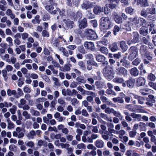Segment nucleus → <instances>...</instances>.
<instances>
[{
    "label": "nucleus",
    "mask_w": 156,
    "mask_h": 156,
    "mask_svg": "<svg viewBox=\"0 0 156 156\" xmlns=\"http://www.w3.org/2000/svg\"><path fill=\"white\" fill-rule=\"evenodd\" d=\"M100 20V28L101 30L110 29L113 26L112 23L108 17H103L101 18Z\"/></svg>",
    "instance_id": "1"
},
{
    "label": "nucleus",
    "mask_w": 156,
    "mask_h": 156,
    "mask_svg": "<svg viewBox=\"0 0 156 156\" xmlns=\"http://www.w3.org/2000/svg\"><path fill=\"white\" fill-rule=\"evenodd\" d=\"M128 20L126 23L125 25V27L124 28L128 31L131 30V25H135L136 26H138V24L139 23V19L137 17L133 18H129Z\"/></svg>",
    "instance_id": "2"
},
{
    "label": "nucleus",
    "mask_w": 156,
    "mask_h": 156,
    "mask_svg": "<svg viewBox=\"0 0 156 156\" xmlns=\"http://www.w3.org/2000/svg\"><path fill=\"white\" fill-rule=\"evenodd\" d=\"M55 3H54L53 0L49 1V3L45 6V9L51 14L54 15L57 14L59 9L54 7Z\"/></svg>",
    "instance_id": "3"
},
{
    "label": "nucleus",
    "mask_w": 156,
    "mask_h": 156,
    "mask_svg": "<svg viewBox=\"0 0 156 156\" xmlns=\"http://www.w3.org/2000/svg\"><path fill=\"white\" fill-rule=\"evenodd\" d=\"M103 72L105 77L109 80H111L114 77V71L113 69L110 67H105L103 70Z\"/></svg>",
    "instance_id": "4"
},
{
    "label": "nucleus",
    "mask_w": 156,
    "mask_h": 156,
    "mask_svg": "<svg viewBox=\"0 0 156 156\" xmlns=\"http://www.w3.org/2000/svg\"><path fill=\"white\" fill-rule=\"evenodd\" d=\"M84 34L87 38L90 40H95L98 37L95 32L91 29H86Z\"/></svg>",
    "instance_id": "5"
},
{
    "label": "nucleus",
    "mask_w": 156,
    "mask_h": 156,
    "mask_svg": "<svg viewBox=\"0 0 156 156\" xmlns=\"http://www.w3.org/2000/svg\"><path fill=\"white\" fill-rule=\"evenodd\" d=\"M129 51L130 53L128 57L129 59L132 60L134 59L137 56L138 54V51L134 47H131Z\"/></svg>",
    "instance_id": "6"
},
{
    "label": "nucleus",
    "mask_w": 156,
    "mask_h": 156,
    "mask_svg": "<svg viewBox=\"0 0 156 156\" xmlns=\"http://www.w3.org/2000/svg\"><path fill=\"white\" fill-rule=\"evenodd\" d=\"M13 135L14 136L17 137L18 138H21L24 136L22 129L19 127H18L16 129V131L13 133Z\"/></svg>",
    "instance_id": "7"
},
{
    "label": "nucleus",
    "mask_w": 156,
    "mask_h": 156,
    "mask_svg": "<svg viewBox=\"0 0 156 156\" xmlns=\"http://www.w3.org/2000/svg\"><path fill=\"white\" fill-rule=\"evenodd\" d=\"M133 39L131 41H129L127 42L128 44L130 45L132 43H135L139 41V35L136 32H133Z\"/></svg>",
    "instance_id": "8"
},
{
    "label": "nucleus",
    "mask_w": 156,
    "mask_h": 156,
    "mask_svg": "<svg viewBox=\"0 0 156 156\" xmlns=\"http://www.w3.org/2000/svg\"><path fill=\"white\" fill-rule=\"evenodd\" d=\"M62 21L65 24L66 27H64L65 30H67L69 28H72L74 25V22L73 21L69 20H66L63 19Z\"/></svg>",
    "instance_id": "9"
},
{
    "label": "nucleus",
    "mask_w": 156,
    "mask_h": 156,
    "mask_svg": "<svg viewBox=\"0 0 156 156\" xmlns=\"http://www.w3.org/2000/svg\"><path fill=\"white\" fill-rule=\"evenodd\" d=\"M85 48L87 49L94 51L95 50V45L94 43L92 42L86 41L84 44Z\"/></svg>",
    "instance_id": "10"
},
{
    "label": "nucleus",
    "mask_w": 156,
    "mask_h": 156,
    "mask_svg": "<svg viewBox=\"0 0 156 156\" xmlns=\"http://www.w3.org/2000/svg\"><path fill=\"white\" fill-rule=\"evenodd\" d=\"M148 135L151 137V140L152 142H154L155 144L156 143V138L154 135L156 134V131L155 130H154L153 131H149L147 132Z\"/></svg>",
    "instance_id": "11"
},
{
    "label": "nucleus",
    "mask_w": 156,
    "mask_h": 156,
    "mask_svg": "<svg viewBox=\"0 0 156 156\" xmlns=\"http://www.w3.org/2000/svg\"><path fill=\"white\" fill-rule=\"evenodd\" d=\"M146 83V80L144 78L140 77L137 79L136 84L138 87L144 86Z\"/></svg>",
    "instance_id": "12"
},
{
    "label": "nucleus",
    "mask_w": 156,
    "mask_h": 156,
    "mask_svg": "<svg viewBox=\"0 0 156 156\" xmlns=\"http://www.w3.org/2000/svg\"><path fill=\"white\" fill-rule=\"evenodd\" d=\"M137 5H140L141 6L147 7L149 5L147 0H135Z\"/></svg>",
    "instance_id": "13"
},
{
    "label": "nucleus",
    "mask_w": 156,
    "mask_h": 156,
    "mask_svg": "<svg viewBox=\"0 0 156 156\" xmlns=\"http://www.w3.org/2000/svg\"><path fill=\"white\" fill-rule=\"evenodd\" d=\"M114 20L117 23H120L122 22V20L121 17L119 16L116 12H114L113 14Z\"/></svg>",
    "instance_id": "14"
},
{
    "label": "nucleus",
    "mask_w": 156,
    "mask_h": 156,
    "mask_svg": "<svg viewBox=\"0 0 156 156\" xmlns=\"http://www.w3.org/2000/svg\"><path fill=\"white\" fill-rule=\"evenodd\" d=\"M6 15L9 16L11 19H13L15 17V15L12 11L10 9H8L5 12Z\"/></svg>",
    "instance_id": "15"
},
{
    "label": "nucleus",
    "mask_w": 156,
    "mask_h": 156,
    "mask_svg": "<svg viewBox=\"0 0 156 156\" xmlns=\"http://www.w3.org/2000/svg\"><path fill=\"white\" fill-rule=\"evenodd\" d=\"M104 141L100 140H98L95 142L96 146L98 148L103 147L104 146Z\"/></svg>",
    "instance_id": "16"
},
{
    "label": "nucleus",
    "mask_w": 156,
    "mask_h": 156,
    "mask_svg": "<svg viewBox=\"0 0 156 156\" xmlns=\"http://www.w3.org/2000/svg\"><path fill=\"white\" fill-rule=\"evenodd\" d=\"M92 7L91 3L89 2H84L81 5V7L83 9H87Z\"/></svg>",
    "instance_id": "17"
},
{
    "label": "nucleus",
    "mask_w": 156,
    "mask_h": 156,
    "mask_svg": "<svg viewBox=\"0 0 156 156\" xmlns=\"http://www.w3.org/2000/svg\"><path fill=\"white\" fill-rule=\"evenodd\" d=\"M130 73L132 75L136 76L138 75L139 72L137 68L134 67L130 70Z\"/></svg>",
    "instance_id": "18"
},
{
    "label": "nucleus",
    "mask_w": 156,
    "mask_h": 156,
    "mask_svg": "<svg viewBox=\"0 0 156 156\" xmlns=\"http://www.w3.org/2000/svg\"><path fill=\"white\" fill-rule=\"evenodd\" d=\"M135 82V80L133 78L129 79L126 81L127 86L130 88L133 87Z\"/></svg>",
    "instance_id": "19"
},
{
    "label": "nucleus",
    "mask_w": 156,
    "mask_h": 156,
    "mask_svg": "<svg viewBox=\"0 0 156 156\" xmlns=\"http://www.w3.org/2000/svg\"><path fill=\"white\" fill-rule=\"evenodd\" d=\"M148 32V29L146 26H143L140 29V32L141 34L144 36L146 35Z\"/></svg>",
    "instance_id": "20"
},
{
    "label": "nucleus",
    "mask_w": 156,
    "mask_h": 156,
    "mask_svg": "<svg viewBox=\"0 0 156 156\" xmlns=\"http://www.w3.org/2000/svg\"><path fill=\"white\" fill-rule=\"evenodd\" d=\"M87 25V20L86 19H84L80 23L79 27L80 28H84L86 27Z\"/></svg>",
    "instance_id": "21"
},
{
    "label": "nucleus",
    "mask_w": 156,
    "mask_h": 156,
    "mask_svg": "<svg viewBox=\"0 0 156 156\" xmlns=\"http://www.w3.org/2000/svg\"><path fill=\"white\" fill-rule=\"evenodd\" d=\"M108 131L111 133H115L116 130L114 129V125L113 124L109 123L107 124Z\"/></svg>",
    "instance_id": "22"
},
{
    "label": "nucleus",
    "mask_w": 156,
    "mask_h": 156,
    "mask_svg": "<svg viewBox=\"0 0 156 156\" xmlns=\"http://www.w3.org/2000/svg\"><path fill=\"white\" fill-rule=\"evenodd\" d=\"M115 133L118 134L119 138L122 139V136L126 134V131L123 129H121L120 130L116 131Z\"/></svg>",
    "instance_id": "23"
},
{
    "label": "nucleus",
    "mask_w": 156,
    "mask_h": 156,
    "mask_svg": "<svg viewBox=\"0 0 156 156\" xmlns=\"http://www.w3.org/2000/svg\"><path fill=\"white\" fill-rule=\"evenodd\" d=\"M103 9L99 6H96L94 9V12L96 14H98L102 12Z\"/></svg>",
    "instance_id": "24"
},
{
    "label": "nucleus",
    "mask_w": 156,
    "mask_h": 156,
    "mask_svg": "<svg viewBox=\"0 0 156 156\" xmlns=\"http://www.w3.org/2000/svg\"><path fill=\"white\" fill-rule=\"evenodd\" d=\"M150 90L147 88H143L140 90V92L142 95H146L149 94Z\"/></svg>",
    "instance_id": "25"
},
{
    "label": "nucleus",
    "mask_w": 156,
    "mask_h": 156,
    "mask_svg": "<svg viewBox=\"0 0 156 156\" xmlns=\"http://www.w3.org/2000/svg\"><path fill=\"white\" fill-rule=\"evenodd\" d=\"M7 4L6 1L5 0H1L0 1V9L2 11L5 10V8L4 5Z\"/></svg>",
    "instance_id": "26"
},
{
    "label": "nucleus",
    "mask_w": 156,
    "mask_h": 156,
    "mask_svg": "<svg viewBox=\"0 0 156 156\" xmlns=\"http://www.w3.org/2000/svg\"><path fill=\"white\" fill-rule=\"evenodd\" d=\"M120 47L122 50L124 51H126L128 49V47L126 45L125 42L124 41H120Z\"/></svg>",
    "instance_id": "27"
},
{
    "label": "nucleus",
    "mask_w": 156,
    "mask_h": 156,
    "mask_svg": "<svg viewBox=\"0 0 156 156\" xmlns=\"http://www.w3.org/2000/svg\"><path fill=\"white\" fill-rule=\"evenodd\" d=\"M6 121L8 123V129H13L14 127V124L10 121L9 118L7 119Z\"/></svg>",
    "instance_id": "28"
},
{
    "label": "nucleus",
    "mask_w": 156,
    "mask_h": 156,
    "mask_svg": "<svg viewBox=\"0 0 156 156\" xmlns=\"http://www.w3.org/2000/svg\"><path fill=\"white\" fill-rule=\"evenodd\" d=\"M30 112L31 115L33 116H37L40 115L39 112L38 111L34 109L33 108H30Z\"/></svg>",
    "instance_id": "29"
},
{
    "label": "nucleus",
    "mask_w": 156,
    "mask_h": 156,
    "mask_svg": "<svg viewBox=\"0 0 156 156\" xmlns=\"http://www.w3.org/2000/svg\"><path fill=\"white\" fill-rule=\"evenodd\" d=\"M132 117L135 120H137L138 121L141 120V115L140 114H137L134 113H132L131 115Z\"/></svg>",
    "instance_id": "30"
},
{
    "label": "nucleus",
    "mask_w": 156,
    "mask_h": 156,
    "mask_svg": "<svg viewBox=\"0 0 156 156\" xmlns=\"http://www.w3.org/2000/svg\"><path fill=\"white\" fill-rule=\"evenodd\" d=\"M96 58L97 61L98 62H102L105 60V57L103 55H98L96 56Z\"/></svg>",
    "instance_id": "31"
},
{
    "label": "nucleus",
    "mask_w": 156,
    "mask_h": 156,
    "mask_svg": "<svg viewBox=\"0 0 156 156\" xmlns=\"http://www.w3.org/2000/svg\"><path fill=\"white\" fill-rule=\"evenodd\" d=\"M112 113L115 116L118 117L120 120H122L124 118L123 116L119 112L115 111L114 109H113V111Z\"/></svg>",
    "instance_id": "32"
},
{
    "label": "nucleus",
    "mask_w": 156,
    "mask_h": 156,
    "mask_svg": "<svg viewBox=\"0 0 156 156\" xmlns=\"http://www.w3.org/2000/svg\"><path fill=\"white\" fill-rule=\"evenodd\" d=\"M133 95L135 98L138 100V101L139 104H143L144 103V99L143 97L134 94H133Z\"/></svg>",
    "instance_id": "33"
},
{
    "label": "nucleus",
    "mask_w": 156,
    "mask_h": 156,
    "mask_svg": "<svg viewBox=\"0 0 156 156\" xmlns=\"http://www.w3.org/2000/svg\"><path fill=\"white\" fill-rule=\"evenodd\" d=\"M59 15L63 18H66L67 17V13L66 12L65 10L64 9H62L60 10L59 9Z\"/></svg>",
    "instance_id": "34"
},
{
    "label": "nucleus",
    "mask_w": 156,
    "mask_h": 156,
    "mask_svg": "<svg viewBox=\"0 0 156 156\" xmlns=\"http://www.w3.org/2000/svg\"><path fill=\"white\" fill-rule=\"evenodd\" d=\"M155 5H153V6L151 8H148L147 9V12L148 13L151 14H154L155 13V8L154 7Z\"/></svg>",
    "instance_id": "35"
},
{
    "label": "nucleus",
    "mask_w": 156,
    "mask_h": 156,
    "mask_svg": "<svg viewBox=\"0 0 156 156\" xmlns=\"http://www.w3.org/2000/svg\"><path fill=\"white\" fill-rule=\"evenodd\" d=\"M110 48L111 51L112 52H115L117 51L118 48L117 43H114L112 44L110 46Z\"/></svg>",
    "instance_id": "36"
},
{
    "label": "nucleus",
    "mask_w": 156,
    "mask_h": 156,
    "mask_svg": "<svg viewBox=\"0 0 156 156\" xmlns=\"http://www.w3.org/2000/svg\"><path fill=\"white\" fill-rule=\"evenodd\" d=\"M40 16L39 15H36L34 19L32 20V23L34 24L39 23L40 22V20H39Z\"/></svg>",
    "instance_id": "37"
},
{
    "label": "nucleus",
    "mask_w": 156,
    "mask_h": 156,
    "mask_svg": "<svg viewBox=\"0 0 156 156\" xmlns=\"http://www.w3.org/2000/svg\"><path fill=\"white\" fill-rule=\"evenodd\" d=\"M113 81L116 83H122L124 82V80L122 78L116 77L113 80Z\"/></svg>",
    "instance_id": "38"
},
{
    "label": "nucleus",
    "mask_w": 156,
    "mask_h": 156,
    "mask_svg": "<svg viewBox=\"0 0 156 156\" xmlns=\"http://www.w3.org/2000/svg\"><path fill=\"white\" fill-rule=\"evenodd\" d=\"M26 101L24 99H21L20 100V102L18 105V107L20 108H22V107L26 104Z\"/></svg>",
    "instance_id": "39"
},
{
    "label": "nucleus",
    "mask_w": 156,
    "mask_h": 156,
    "mask_svg": "<svg viewBox=\"0 0 156 156\" xmlns=\"http://www.w3.org/2000/svg\"><path fill=\"white\" fill-rule=\"evenodd\" d=\"M35 135V132L33 130L31 131L27 134V136L29 139H32Z\"/></svg>",
    "instance_id": "40"
},
{
    "label": "nucleus",
    "mask_w": 156,
    "mask_h": 156,
    "mask_svg": "<svg viewBox=\"0 0 156 156\" xmlns=\"http://www.w3.org/2000/svg\"><path fill=\"white\" fill-rule=\"evenodd\" d=\"M60 146L62 148H66L68 151H69V150L71 149L70 148H69L70 145L68 144L61 143H60Z\"/></svg>",
    "instance_id": "41"
},
{
    "label": "nucleus",
    "mask_w": 156,
    "mask_h": 156,
    "mask_svg": "<svg viewBox=\"0 0 156 156\" xmlns=\"http://www.w3.org/2000/svg\"><path fill=\"white\" fill-rule=\"evenodd\" d=\"M58 102L61 105H65V102L64 98L62 97H60L58 99Z\"/></svg>",
    "instance_id": "42"
},
{
    "label": "nucleus",
    "mask_w": 156,
    "mask_h": 156,
    "mask_svg": "<svg viewBox=\"0 0 156 156\" xmlns=\"http://www.w3.org/2000/svg\"><path fill=\"white\" fill-rule=\"evenodd\" d=\"M9 54H5L4 56H2V58L3 60H5L7 62H10V60L9 59Z\"/></svg>",
    "instance_id": "43"
},
{
    "label": "nucleus",
    "mask_w": 156,
    "mask_h": 156,
    "mask_svg": "<svg viewBox=\"0 0 156 156\" xmlns=\"http://www.w3.org/2000/svg\"><path fill=\"white\" fill-rule=\"evenodd\" d=\"M7 94L9 96H11L12 95H14L16 96V92L15 90H11L10 89H9L7 91Z\"/></svg>",
    "instance_id": "44"
},
{
    "label": "nucleus",
    "mask_w": 156,
    "mask_h": 156,
    "mask_svg": "<svg viewBox=\"0 0 156 156\" xmlns=\"http://www.w3.org/2000/svg\"><path fill=\"white\" fill-rule=\"evenodd\" d=\"M23 93L22 90L20 88H18L17 89V94L16 95L15 97L16 98H18L21 96L23 95Z\"/></svg>",
    "instance_id": "45"
},
{
    "label": "nucleus",
    "mask_w": 156,
    "mask_h": 156,
    "mask_svg": "<svg viewBox=\"0 0 156 156\" xmlns=\"http://www.w3.org/2000/svg\"><path fill=\"white\" fill-rule=\"evenodd\" d=\"M101 52L104 54H107L108 52V49L106 47H102L100 49Z\"/></svg>",
    "instance_id": "46"
},
{
    "label": "nucleus",
    "mask_w": 156,
    "mask_h": 156,
    "mask_svg": "<svg viewBox=\"0 0 156 156\" xmlns=\"http://www.w3.org/2000/svg\"><path fill=\"white\" fill-rule=\"evenodd\" d=\"M78 76L76 79V80H77L78 82L81 83H86V80L84 79L83 78H81Z\"/></svg>",
    "instance_id": "47"
},
{
    "label": "nucleus",
    "mask_w": 156,
    "mask_h": 156,
    "mask_svg": "<svg viewBox=\"0 0 156 156\" xmlns=\"http://www.w3.org/2000/svg\"><path fill=\"white\" fill-rule=\"evenodd\" d=\"M46 99L44 98H39L36 99V102L37 103H39L46 101Z\"/></svg>",
    "instance_id": "48"
},
{
    "label": "nucleus",
    "mask_w": 156,
    "mask_h": 156,
    "mask_svg": "<svg viewBox=\"0 0 156 156\" xmlns=\"http://www.w3.org/2000/svg\"><path fill=\"white\" fill-rule=\"evenodd\" d=\"M147 78L148 79L150 80L151 81H154L156 77L154 75L151 73L148 75Z\"/></svg>",
    "instance_id": "49"
},
{
    "label": "nucleus",
    "mask_w": 156,
    "mask_h": 156,
    "mask_svg": "<svg viewBox=\"0 0 156 156\" xmlns=\"http://www.w3.org/2000/svg\"><path fill=\"white\" fill-rule=\"evenodd\" d=\"M74 19H80L82 17V14L80 12H77V13L75 15L73 16Z\"/></svg>",
    "instance_id": "50"
},
{
    "label": "nucleus",
    "mask_w": 156,
    "mask_h": 156,
    "mask_svg": "<svg viewBox=\"0 0 156 156\" xmlns=\"http://www.w3.org/2000/svg\"><path fill=\"white\" fill-rule=\"evenodd\" d=\"M25 145L28 147H33L34 146V143L31 141H28L25 143Z\"/></svg>",
    "instance_id": "51"
},
{
    "label": "nucleus",
    "mask_w": 156,
    "mask_h": 156,
    "mask_svg": "<svg viewBox=\"0 0 156 156\" xmlns=\"http://www.w3.org/2000/svg\"><path fill=\"white\" fill-rule=\"evenodd\" d=\"M17 110V107L15 105L12 106V108L9 109V111L11 112L12 114H14L15 113L16 111Z\"/></svg>",
    "instance_id": "52"
},
{
    "label": "nucleus",
    "mask_w": 156,
    "mask_h": 156,
    "mask_svg": "<svg viewBox=\"0 0 156 156\" xmlns=\"http://www.w3.org/2000/svg\"><path fill=\"white\" fill-rule=\"evenodd\" d=\"M103 138L105 140H108L109 139V136L108 134V132H105L102 135Z\"/></svg>",
    "instance_id": "53"
},
{
    "label": "nucleus",
    "mask_w": 156,
    "mask_h": 156,
    "mask_svg": "<svg viewBox=\"0 0 156 156\" xmlns=\"http://www.w3.org/2000/svg\"><path fill=\"white\" fill-rule=\"evenodd\" d=\"M77 49L78 51L82 54H85V51L83 46H79L78 47Z\"/></svg>",
    "instance_id": "54"
},
{
    "label": "nucleus",
    "mask_w": 156,
    "mask_h": 156,
    "mask_svg": "<svg viewBox=\"0 0 156 156\" xmlns=\"http://www.w3.org/2000/svg\"><path fill=\"white\" fill-rule=\"evenodd\" d=\"M119 72L124 75H126L127 74V70L123 67L121 68L119 70Z\"/></svg>",
    "instance_id": "55"
},
{
    "label": "nucleus",
    "mask_w": 156,
    "mask_h": 156,
    "mask_svg": "<svg viewBox=\"0 0 156 156\" xmlns=\"http://www.w3.org/2000/svg\"><path fill=\"white\" fill-rule=\"evenodd\" d=\"M23 90L25 93L27 94L30 93L31 91L30 88L27 86H25L24 87Z\"/></svg>",
    "instance_id": "56"
},
{
    "label": "nucleus",
    "mask_w": 156,
    "mask_h": 156,
    "mask_svg": "<svg viewBox=\"0 0 156 156\" xmlns=\"http://www.w3.org/2000/svg\"><path fill=\"white\" fill-rule=\"evenodd\" d=\"M23 115L26 119H30V115L26 111H24L23 113Z\"/></svg>",
    "instance_id": "57"
},
{
    "label": "nucleus",
    "mask_w": 156,
    "mask_h": 156,
    "mask_svg": "<svg viewBox=\"0 0 156 156\" xmlns=\"http://www.w3.org/2000/svg\"><path fill=\"white\" fill-rule=\"evenodd\" d=\"M6 41L7 42H8L9 45L12 46L13 45L12 39L10 37H8L6 38Z\"/></svg>",
    "instance_id": "58"
},
{
    "label": "nucleus",
    "mask_w": 156,
    "mask_h": 156,
    "mask_svg": "<svg viewBox=\"0 0 156 156\" xmlns=\"http://www.w3.org/2000/svg\"><path fill=\"white\" fill-rule=\"evenodd\" d=\"M106 93L109 94H112L115 96L116 95L115 93L111 89H107L106 91Z\"/></svg>",
    "instance_id": "59"
},
{
    "label": "nucleus",
    "mask_w": 156,
    "mask_h": 156,
    "mask_svg": "<svg viewBox=\"0 0 156 156\" xmlns=\"http://www.w3.org/2000/svg\"><path fill=\"white\" fill-rule=\"evenodd\" d=\"M140 60L138 58H136L132 62V64L135 66H137L140 62Z\"/></svg>",
    "instance_id": "60"
},
{
    "label": "nucleus",
    "mask_w": 156,
    "mask_h": 156,
    "mask_svg": "<svg viewBox=\"0 0 156 156\" xmlns=\"http://www.w3.org/2000/svg\"><path fill=\"white\" fill-rule=\"evenodd\" d=\"M42 36L43 37H48L49 36V33L46 30H44L42 32Z\"/></svg>",
    "instance_id": "61"
},
{
    "label": "nucleus",
    "mask_w": 156,
    "mask_h": 156,
    "mask_svg": "<svg viewBox=\"0 0 156 156\" xmlns=\"http://www.w3.org/2000/svg\"><path fill=\"white\" fill-rule=\"evenodd\" d=\"M125 11L127 13L131 14L133 12V9L130 7H127L125 9Z\"/></svg>",
    "instance_id": "62"
},
{
    "label": "nucleus",
    "mask_w": 156,
    "mask_h": 156,
    "mask_svg": "<svg viewBox=\"0 0 156 156\" xmlns=\"http://www.w3.org/2000/svg\"><path fill=\"white\" fill-rule=\"evenodd\" d=\"M29 34L26 33H24L21 34L22 38L23 40H25L28 37Z\"/></svg>",
    "instance_id": "63"
},
{
    "label": "nucleus",
    "mask_w": 156,
    "mask_h": 156,
    "mask_svg": "<svg viewBox=\"0 0 156 156\" xmlns=\"http://www.w3.org/2000/svg\"><path fill=\"white\" fill-rule=\"evenodd\" d=\"M13 68L12 66L10 65H7L5 67L6 71L9 72L11 71L12 70Z\"/></svg>",
    "instance_id": "64"
}]
</instances>
